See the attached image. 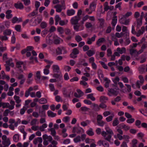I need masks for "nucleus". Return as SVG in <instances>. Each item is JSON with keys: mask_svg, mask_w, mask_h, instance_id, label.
Wrapping results in <instances>:
<instances>
[{"mask_svg": "<svg viewBox=\"0 0 147 147\" xmlns=\"http://www.w3.org/2000/svg\"><path fill=\"white\" fill-rule=\"evenodd\" d=\"M39 102L40 104H45L47 103V102L46 99L42 98L39 100Z\"/></svg>", "mask_w": 147, "mask_h": 147, "instance_id": "4c0bfd02", "label": "nucleus"}, {"mask_svg": "<svg viewBox=\"0 0 147 147\" xmlns=\"http://www.w3.org/2000/svg\"><path fill=\"white\" fill-rule=\"evenodd\" d=\"M55 25H58V23H59V22L61 20V18L59 15H56L55 16Z\"/></svg>", "mask_w": 147, "mask_h": 147, "instance_id": "412c9836", "label": "nucleus"}, {"mask_svg": "<svg viewBox=\"0 0 147 147\" xmlns=\"http://www.w3.org/2000/svg\"><path fill=\"white\" fill-rule=\"evenodd\" d=\"M112 135L110 134L107 136L106 135V137H104V139L109 142H110L112 137Z\"/></svg>", "mask_w": 147, "mask_h": 147, "instance_id": "5fc2aeb1", "label": "nucleus"}, {"mask_svg": "<svg viewBox=\"0 0 147 147\" xmlns=\"http://www.w3.org/2000/svg\"><path fill=\"white\" fill-rule=\"evenodd\" d=\"M74 141L75 142L77 143L81 141V137L80 136H77L74 139Z\"/></svg>", "mask_w": 147, "mask_h": 147, "instance_id": "bf43d9fd", "label": "nucleus"}, {"mask_svg": "<svg viewBox=\"0 0 147 147\" xmlns=\"http://www.w3.org/2000/svg\"><path fill=\"white\" fill-rule=\"evenodd\" d=\"M85 142L87 144H89L90 143L94 142L95 140L93 139H89L87 138L85 140Z\"/></svg>", "mask_w": 147, "mask_h": 147, "instance_id": "09e8293b", "label": "nucleus"}, {"mask_svg": "<svg viewBox=\"0 0 147 147\" xmlns=\"http://www.w3.org/2000/svg\"><path fill=\"white\" fill-rule=\"evenodd\" d=\"M10 140L9 138H8L7 140L2 142L3 144L5 145V146H8L10 144Z\"/></svg>", "mask_w": 147, "mask_h": 147, "instance_id": "e433bc0d", "label": "nucleus"}, {"mask_svg": "<svg viewBox=\"0 0 147 147\" xmlns=\"http://www.w3.org/2000/svg\"><path fill=\"white\" fill-rule=\"evenodd\" d=\"M96 37V36L95 35H94L91 38H88L86 43L88 45L91 44L93 42L95 41Z\"/></svg>", "mask_w": 147, "mask_h": 147, "instance_id": "39448f33", "label": "nucleus"}, {"mask_svg": "<svg viewBox=\"0 0 147 147\" xmlns=\"http://www.w3.org/2000/svg\"><path fill=\"white\" fill-rule=\"evenodd\" d=\"M8 38L5 35H0V39L2 41H7L8 40Z\"/></svg>", "mask_w": 147, "mask_h": 147, "instance_id": "a18cd8bd", "label": "nucleus"}, {"mask_svg": "<svg viewBox=\"0 0 147 147\" xmlns=\"http://www.w3.org/2000/svg\"><path fill=\"white\" fill-rule=\"evenodd\" d=\"M106 39L104 38H99L96 42V45L98 46H100L101 43L106 42Z\"/></svg>", "mask_w": 147, "mask_h": 147, "instance_id": "9d476101", "label": "nucleus"}, {"mask_svg": "<svg viewBox=\"0 0 147 147\" xmlns=\"http://www.w3.org/2000/svg\"><path fill=\"white\" fill-rule=\"evenodd\" d=\"M91 107L93 109L96 111H99L100 110V107L98 105L95 103H92Z\"/></svg>", "mask_w": 147, "mask_h": 147, "instance_id": "a211bd4d", "label": "nucleus"}, {"mask_svg": "<svg viewBox=\"0 0 147 147\" xmlns=\"http://www.w3.org/2000/svg\"><path fill=\"white\" fill-rule=\"evenodd\" d=\"M130 53L133 57L136 54L137 51L134 49H131L129 50Z\"/></svg>", "mask_w": 147, "mask_h": 147, "instance_id": "ea45409f", "label": "nucleus"}, {"mask_svg": "<svg viewBox=\"0 0 147 147\" xmlns=\"http://www.w3.org/2000/svg\"><path fill=\"white\" fill-rule=\"evenodd\" d=\"M89 18V16L88 15H86L85 16L83 17L82 18V20L81 21L82 23L83 24H84V22L86 21Z\"/></svg>", "mask_w": 147, "mask_h": 147, "instance_id": "680f3d73", "label": "nucleus"}, {"mask_svg": "<svg viewBox=\"0 0 147 147\" xmlns=\"http://www.w3.org/2000/svg\"><path fill=\"white\" fill-rule=\"evenodd\" d=\"M142 19H141L140 18H137L136 19V21L137 22L136 26L137 28H139L142 25Z\"/></svg>", "mask_w": 147, "mask_h": 147, "instance_id": "4be33fe9", "label": "nucleus"}, {"mask_svg": "<svg viewBox=\"0 0 147 147\" xmlns=\"http://www.w3.org/2000/svg\"><path fill=\"white\" fill-rule=\"evenodd\" d=\"M40 5V3L38 1H36L35 2V6L36 9L35 10L38 11V8Z\"/></svg>", "mask_w": 147, "mask_h": 147, "instance_id": "13d9d810", "label": "nucleus"}, {"mask_svg": "<svg viewBox=\"0 0 147 147\" xmlns=\"http://www.w3.org/2000/svg\"><path fill=\"white\" fill-rule=\"evenodd\" d=\"M117 22V17L116 16H114L112 19L111 24L113 26H115L116 25Z\"/></svg>", "mask_w": 147, "mask_h": 147, "instance_id": "cd10ccee", "label": "nucleus"}, {"mask_svg": "<svg viewBox=\"0 0 147 147\" xmlns=\"http://www.w3.org/2000/svg\"><path fill=\"white\" fill-rule=\"evenodd\" d=\"M95 53V51L94 50H88L86 53L88 56L90 57L93 55Z\"/></svg>", "mask_w": 147, "mask_h": 147, "instance_id": "393cba45", "label": "nucleus"}, {"mask_svg": "<svg viewBox=\"0 0 147 147\" xmlns=\"http://www.w3.org/2000/svg\"><path fill=\"white\" fill-rule=\"evenodd\" d=\"M108 95L111 96L112 95L117 96L118 93V92L117 90H115L113 89H111L109 90Z\"/></svg>", "mask_w": 147, "mask_h": 147, "instance_id": "20e7f679", "label": "nucleus"}, {"mask_svg": "<svg viewBox=\"0 0 147 147\" xmlns=\"http://www.w3.org/2000/svg\"><path fill=\"white\" fill-rule=\"evenodd\" d=\"M52 68L53 71L55 72H58L59 70V67L57 65H53L52 66Z\"/></svg>", "mask_w": 147, "mask_h": 147, "instance_id": "7c9ffc66", "label": "nucleus"}, {"mask_svg": "<svg viewBox=\"0 0 147 147\" xmlns=\"http://www.w3.org/2000/svg\"><path fill=\"white\" fill-rule=\"evenodd\" d=\"M26 110V108L25 106H24L23 108L21 109L20 111V114L21 115L24 114Z\"/></svg>", "mask_w": 147, "mask_h": 147, "instance_id": "4d7b16f0", "label": "nucleus"}, {"mask_svg": "<svg viewBox=\"0 0 147 147\" xmlns=\"http://www.w3.org/2000/svg\"><path fill=\"white\" fill-rule=\"evenodd\" d=\"M68 22V20H61L59 22V24L60 25L62 26L66 25L67 24Z\"/></svg>", "mask_w": 147, "mask_h": 147, "instance_id": "b1692460", "label": "nucleus"}, {"mask_svg": "<svg viewBox=\"0 0 147 147\" xmlns=\"http://www.w3.org/2000/svg\"><path fill=\"white\" fill-rule=\"evenodd\" d=\"M98 125L100 126L103 127L105 124V122H104L103 121H97Z\"/></svg>", "mask_w": 147, "mask_h": 147, "instance_id": "0e129e2a", "label": "nucleus"}, {"mask_svg": "<svg viewBox=\"0 0 147 147\" xmlns=\"http://www.w3.org/2000/svg\"><path fill=\"white\" fill-rule=\"evenodd\" d=\"M104 80L106 82L105 84V86L106 88H108L109 87V84L110 82V80L107 78H105Z\"/></svg>", "mask_w": 147, "mask_h": 147, "instance_id": "37998d69", "label": "nucleus"}, {"mask_svg": "<svg viewBox=\"0 0 147 147\" xmlns=\"http://www.w3.org/2000/svg\"><path fill=\"white\" fill-rule=\"evenodd\" d=\"M16 41V38L15 37V34H13L11 37V43L12 44H14L15 43Z\"/></svg>", "mask_w": 147, "mask_h": 147, "instance_id": "6e6d98bb", "label": "nucleus"}, {"mask_svg": "<svg viewBox=\"0 0 147 147\" xmlns=\"http://www.w3.org/2000/svg\"><path fill=\"white\" fill-rule=\"evenodd\" d=\"M114 116L113 114H112V115L109 116L106 118V120L107 122H109L113 120V118Z\"/></svg>", "mask_w": 147, "mask_h": 147, "instance_id": "a19ab883", "label": "nucleus"}, {"mask_svg": "<svg viewBox=\"0 0 147 147\" xmlns=\"http://www.w3.org/2000/svg\"><path fill=\"white\" fill-rule=\"evenodd\" d=\"M19 135L18 134H15L13 137V140L15 142H18L19 139Z\"/></svg>", "mask_w": 147, "mask_h": 147, "instance_id": "2f4dec72", "label": "nucleus"}, {"mask_svg": "<svg viewBox=\"0 0 147 147\" xmlns=\"http://www.w3.org/2000/svg\"><path fill=\"white\" fill-rule=\"evenodd\" d=\"M23 62L22 61H18L16 63V66L18 68H20L21 67V65L23 64Z\"/></svg>", "mask_w": 147, "mask_h": 147, "instance_id": "338daca9", "label": "nucleus"}, {"mask_svg": "<svg viewBox=\"0 0 147 147\" xmlns=\"http://www.w3.org/2000/svg\"><path fill=\"white\" fill-rule=\"evenodd\" d=\"M132 147H137V141L136 139H133L132 141Z\"/></svg>", "mask_w": 147, "mask_h": 147, "instance_id": "603ef678", "label": "nucleus"}, {"mask_svg": "<svg viewBox=\"0 0 147 147\" xmlns=\"http://www.w3.org/2000/svg\"><path fill=\"white\" fill-rule=\"evenodd\" d=\"M57 31L60 34H62L64 33V30L63 28L61 27H58L57 28Z\"/></svg>", "mask_w": 147, "mask_h": 147, "instance_id": "79ce46f5", "label": "nucleus"}, {"mask_svg": "<svg viewBox=\"0 0 147 147\" xmlns=\"http://www.w3.org/2000/svg\"><path fill=\"white\" fill-rule=\"evenodd\" d=\"M13 98L16 103H21L22 100L20 99V98L19 96L15 95L14 96Z\"/></svg>", "mask_w": 147, "mask_h": 147, "instance_id": "c756f323", "label": "nucleus"}, {"mask_svg": "<svg viewBox=\"0 0 147 147\" xmlns=\"http://www.w3.org/2000/svg\"><path fill=\"white\" fill-rule=\"evenodd\" d=\"M80 84L84 86H86V88L88 87V85L87 83L85 81L83 80L81 81L80 82Z\"/></svg>", "mask_w": 147, "mask_h": 147, "instance_id": "052dcab7", "label": "nucleus"}, {"mask_svg": "<svg viewBox=\"0 0 147 147\" xmlns=\"http://www.w3.org/2000/svg\"><path fill=\"white\" fill-rule=\"evenodd\" d=\"M98 20L100 23L99 27L100 28H103L105 22V20L103 18L98 19Z\"/></svg>", "mask_w": 147, "mask_h": 147, "instance_id": "473e14b6", "label": "nucleus"}, {"mask_svg": "<svg viewBox=\"0 0 147 147\" xmlns=\"http://www.w3.org/2000/svg\"><path fill=\"white\" fill-rule=\"evenodd\" d=\"M10 103V105L9 104V105L8 106V108L10 110H12L14 107V105H15V102L13 100H11Z\"/></svg>", "mask_w": 147, "mask_h": 147, "instance_id": "a878e982", "label": "nucleus"}, {"mask_svg": "<svg viewBox=\"0 0 147 147\" xmlns=\"http://www.w3.org/2000/svg\"><path fill=\"white\" fill-rule=\"evenodd\" d=\"M87 98L88 99H90L92 101L95 100V98L93 96V94L91 93L87 95Z\"/></svg>", "mask_w": 147, "mask_h": 147, "instance_id": "c9c22d12", "label": "nucleus"}, {"mask_svg": "<svg viewBox=\"0 0 147 147\" xmlns=\"http://www.w3.org/2000/svg\"><path fill=\"white\" fill-rule=\"evenodd\" d=\"M75 39L77 42H79L82 40V38L80 36L76 35L75 36Z\"/></svg>", "mask_w": 147, "mask_h": 147, "instance_id": "3c124183", "label": "nucleus"}, {"mask_svg": "<svg viewBox=\"0 0 147 147\" xmlns=\"http://www.w3.org/2000/svg\"><path fill=\"white\" fill-rule=\"evenodd\" d=\"M75 13L74 10L71 9L68 10L67 11V15L68 16H71L74 15Z\"/></svg>", "mask_w": 147, "mask_h": 147, "instance_id": "f704fd0d", "label": "nucleus"}, {"mask_svg": "<svg viewBox=\"0 0 147 147\" xmlns=\"http://www.w3.org/2000/svg\"><path fill=\"white\" fill-rule=\"evenodd\" d=\"M130 21L129 19L127 18L122 16V17L119 19V22L120 24L126 26L129 25Z\"/></svg>", "mask_w": 147, "mask_h": 147, "instance_id": "f257e3e1", "label": "nucleus"}, {"mask_svg": "<svg viewBox=\"0 0 147 147\" xmlns=\"http://www.w3.org/2000/svg\"><path fill=\"white\" fill-rule=\"evenodd\" d=\"M96 4L94 2L92 3L90 5V9L92 11H94L96 7Z\"/></svg>", "mask_w": 147, "mask_h": 147, "instance_id": "aec40b11", "label": "nucleus"}, {"mask_svg": "<svg viewBox=\"0 0 147 147\" xmlns=\"http://www.w3.org/2000/svg\"><path fill=\"white\" fill-rule=\"evenodd\" d=\"M114 9V7L113 6H108L106 7H104V10L105 11H107L108 10H113Z\"/></svg>", "mask_w": 147, "mask_h": 147, "instance_id": "c03bdc74", "label": "nucleus"}, {"mask_svg": "<svg viewBox=\"0 0 147 147\" xmlns=\"http://www.w3.org/2000/svg\"><path fill=\"white\" fill-rule=\"evenodd\" d=\"M65 33L67 35H70L71 34V30L68 28L65 29Z\"/></svg>", "mask_w": 147, "mask_h": 147, "instance_id": "69168bd1", "label": "nucleus"}, {"mask_svg": "<svg viewBox=\"0 0 147 147\" xmlns=\"http://www.w3.org/2000/svg\"><path fill=\"white\" fill-rule=\"evenodd\" d=\"M47 23L45 22H42L40 24V26L42 29L45 28L47 26Z\"/></svg>", "mask_w": 147, "mask_h": 147, "instance_id": "49530a36", "label": "nucleus"}, {"mask_svg": "<svg viewBox=\"0 0 147 147\" xmlns=\"http://www.w3.org/2000/svg\"><path fill=\"white\" fill-rule=\"evenodd\" d=\"M11 12L12 11L11 10H8L6 11L5 12L6 14L5 17L7 19H9L12 17L13 16L11 13Z\"/></svg>", "mask_w": 147, "mask_h": 147, "instance_id": "9b49d317", "label": "nucleus"}, {"mask_svg": "<svg viewBox=\"0 0 147 147\" xmlns=\"http://www.w3.org/2000/svg\"><path fill=\"white\" fill-rule=\"evenodd\" d=\"M86 134L89 136H92L94 135V133L92 129L90 128L86 132Z\"/></svg>", "mask_w": 147, "mask_h": 147, "instance_id": "72a5a7b5", "label": "nucleus"}, {"mask_svg": "<svg viewBox=\"0 0 147 147\" xmlns=\"http://www.w3.org/2000/svg\"><path fill=\"white\" fill-rule=\"evenodd\" d=\"M80 19V17L76 16L72 18L70 20V21L72 24L76 25L78 24V22Z\"/></svg>", "mask_w": 147, "mask_h": 147, "instance_id": "f03ea898", "label": "nucleus"}, {"mask_svg": "<svg viewBox=\"0 0 147 147\" xmlns=\"http://www.w3.org/2000/svg\"><path fill=\"white\" fill-rule=\"evenodd\" d=\"M38 121L37 119H32L30 125H36Z\"/></svg>", "mask_w": 147, "mask_h": 147, "instance_id": "864d4df0", "label": "nucleus"}, {"mask_svg": "<svg viewBox=\"0 0 147 147\" xmlns=\"http://www.w3.org/2000/svg\"><path fill=\"white\" fill-rule=\"evenodd\" d=\"M121 126L122 128L125 131H127L130 129L129 126L123 123L121 124Z\"/></svg>", "mask_w": 147, "mask_h": 147, "instance_id": "58836bf2", "label": "nucleus"}, {"mask_svg": "<svg viewBox=\"0 0 147 147\" xmlns=\"http://www.w3.org/2000/svg\"><path fill=\"white\" fill-rule=\"evenodd\" d=\"M14 6L16 9H22L24 8V6L21 3H15Z\"/></svg>", "mask_w": 147, "mask_h": 147, "instance_id": "4468645a", "label": "nucleus"}, {"mask_svg": "<svg viewBox=\"0 0 147 147\" xmlns=\"http://www.w3.org/2000/svg\"><path fill=\"white\" fill-rule=\"evenodd\" d=\"M48 130L51 132V134L53 136L56 135V132L54 128H53L49 129Z\"/></svg>", "mask_w": 147, "mask_h": 147, "instance_id": "8fccbe9b", "label": "nucleus"}, {"mask_svg": "<svg viewBox=\"0 0 147 147\" xmlns=\"http://www.w3.org/2000/svg\"><path fill=\"white\" fill-rule=\"evenodd\" d=\"M24 127V126H21L19 128L20 131L23 134V139L24 140L26 139L27 134V133L25 131Z\"/></svg>", "mask_w": 147, "mask_h": 147, "instance_id": "1a4fd4ad", "label": "nucleus"}, {"mask_svg": "<svg viewBox=\"0 0 147 147\" xmlns=\"http://www.w3.org/2000/svg\"><path fill=\"white\" fill-rule=\"evenodd\" d=\"M47 115L49 117H55L56 115V114L54 113L51 111H47Z\"/></svg>", "mask_w": 147, "mask_h": 147, "instance_id": "c85d7f7f", "label": "nucleus"}, {"mask_svg": "<svg viewBox=\"0 0 147 147\" xmlns=\"http://www.w3.org/2000/svg\"><path fill=\"white\" fill-rule=\"evenodd\" d=\"M76 91L77 93L75 92L74 94V96L76 98H80L84 95V92L79 89H77Z\"/></svg>", "mask_w": 147, "mask_h": 147, "instance_id": "7ed1b4c3", "label": "nucleus"}, {"mask_svg": "<svg viewBox=\"0 0 147 147\" xmlns=\"http://www.w3.org/2000/svg\"><path fill=\"white\" fill-rule=\"evenodd\" d=\"M37 11H36V10L33 11L32 12L27 15V17L30 18L36 16L38 14Z\"/></svg>", "mask_w": 147, "mask_h": 147, "instance_id": "6e6552de", "label": "nucleus"}, {"mask_svg": "<svg viewBox=\"0 0 147 147\" xmlns=\"http://www.w3.org/2000/svg\"><path fill=\"white\" fill-rule=\"evenodd\" d=\"M145 27L144 26L141 27L140 29L137 32H136V36L137 37L140 36L141 35L143 34L145 31Z\"/></svg>", "mask_w": 147, "mask_h": 147, "instance_id": "423d86ee", "label": "nucleus"}, {"mask_svg": "<svg viewBox=\"0 0 147 147\" xmlns=\"http://www.w3.org/2000/svg\"><path fill=\"white\" fill-rule=\"evenodd\" d=\"M62 92L63 95L65 97H70V94H68L67 91V88H63L62 89Z\"/></svg>", "mask_w": 147, "mask_h": 147, "instance_id": "f3484780", "label": "nucleus"}, {"mask_svg": "<svg viewBox=\"0 0 147 147\" xmlns=\"http://www.w3.org/2000/svg\"><path fill=\"white\" fill-rule=\"evenodd\" d=\"M108 99L107 97L104 96H101L100 97V101L102 103H105Z\"/></svg>", "mask_w": 147, "mask_h": 147, "instance_id": "5701e85b", "label": "nucleus"}, {"mask_svg": "<svg viewBox=\"0 0 147 147\" xmlns=\"http://www.w3.org/2000/svg\"><path fill=\"white\" fill-rule=\"evenodd\" d=\"M50 68V65H47L45 67L43 70V73L45 75H47L50 72L49 69Z\"/></svg>", "mask_w": 147, "mask_h": 147, "instance_id": "f8f14e48", "label": "nucleus"}, {"mask_svg": "<svg viewBox=\"0 0 147 147\" xmlns=\"http://www.w3.org/2000/svg\"><path fill=\"white\" fill-rule=\"evenodd\" d=\"M12 30L9 29H7L3 31V34L6 36H10L11 34Z\"/></svg>", "mask_w": 147, "mask_h": 147, "instance_id": "ddd939ff", "label": "nucleus"}, {"mask_svg": "<svg viewBox=\"0 0 147 147\" xmlns=\"http://www.w3.org/2000/svg\"><path fill=\"white\" fill-rule=\"evenodd\" d=\"M73 28L74 30L76 32H78L84 29V27L82 26H80L77 24L74 25Z\"/></svg>", "mask_w": 147, "mask_h": 147, "instance_id": "0eeeda50", "label": "nucleus"}, {"mask_svg": "<svg viewBox=\"0 0 147 147\" xmlns=\"http://www.w3.org/2000/svg\"><path fill=\"white\" fill-rule=\"evenodd\" d=\"M105 129L107 133L111 135H113L114 133L113 131L109 127L106 126L105 127Z\"/></svg>", "mask_w": 147, "mask_h": 147, "instance_id": "dca6fc26", "label": "nucleus"}, {"mask_svg": "<svg viewBox=\"0 0 147 147\" xmlns=\"http://www.w3.org/2000/svg\"><path fill=\"white\" fill-rule=\"evenodd\" d=\"M72 53L76 55L78 54L79 53V50L77 48H74L72 50Z\"/></svg>", "mask_w": 147, "mask_h": 147, "instance_id": "e2e57ef3", "label": "nucleus"}, {"mask_svg": "<svg viewBox=\"0 0 147 147\" xmlns=\"http://www.w3.org/2000/svg\"><path fill=\"white\" fill-rule=\"evenodd\" d=\"M112 80L115 84H117V82L119 81L120 79L118 77L116 76L114 78H112Z\"/></svg>", "mask_w": 147, "mask_h": 147, "instance_id": "de8ad7c7", "label": "nucleus"}, {"mask_svg": "<svg viewBox=\"0 0 147 147\" xmlns=\"http://www.w3.org/2000/svg\"><path fill=\"white\" fill-rule=\"evenodd\" d=\"M117 50L118 52L121 54L125 53L126 51L125 48L124 47H122L121 48L118 47L117 48Z\"/></svg>", "mask_w": 147, "mask_h": 147, "instance_id": "2eb2a0df", "label": "nucleus"}, {"mask_svg": "<svg viewBox=\"0 0 147 147\" xmlns=\"http://www.w3.org/2000/svg\"><path fill=\"white\" fill-rule=\"evenodd\" d=\"M62 6L60 4H57L54 6V8L56 9V11L57 12H60L62 10Z\"/></svg>", "mask_w": 147, "mask_h": 147, "instance_id": "6ab92c4d", "label": "nucleus"}, {"mask_svg": "<svg viewBox=\"0 0 147 147\" xmlns=\"http://www.w3.org/2000/svg\"><path fill=\"white\" fill-rule=\"evenodd\" d=\"M138 78L140 79L139 81L141 82V84H142L144 82V79L142 76L140 75L139 76Z\"/></svg>", "mask_w": 147, "mask_h": 147, "instance_id": "774afa93", "label": "nucleus"}, {"mask_svg": "<svg viewBox=\"0 0 147 147\" xmlns=\"http://www.w3.org/2000/svg\"><path fill=\"white\" fill-rule=\"evenodd\" d=\"M119 123V122L117 118H115L113 121L112 125L115 127L117 126Z\"/></svg>", "mask_w": 147, "mask_h": 147, "instance_id": "bb28decb", "label": "nucleus"}]
</instances>
